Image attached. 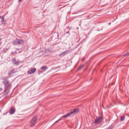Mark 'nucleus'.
<instances>
[{"instance_id":"17","label":"nucleus","mask_w":129,"mask_h":129,"mask_svg":"<svg viewBox=\"0 0 129 129\" xmlns=\"http://www.w3.org/2000/svg\"><path fill=\"white\" fill-rule=\"evenodd\" d=\"M59 121H60L59 120V119L57 120H56V121L54 123V124H55V123H57V122H59Z\"/></svg>"},{"instance_id":"18","label":"nucleus","mask_w":129,"mask_h":129,"mask_svg":"<svg viewBox=\"0 0 129 129\" xmlns=\"http://www.w3.org/2000/svg\"><path fill=\"white\" fill-rule=\"evenodd\" d=\"M66 34H69V36H70V32L69 31L66 32Z\"/></svg>"},{"instance_id":"13","label":"nucleus","mask_w":129,"mask_h":129,"mask_svg":"<svg viewBox=\"0 0 129 129\" xmlns=\"http://www.w3.org/2000/svg\"><path fill=\"white\" fill-rule=\"evenodd\" d=\"M4 22H5V16H3L2 17L1 23H4Z\"/></svg>"},{"instance_id":"11","label":"nucleus","mask_w":129,"mask_h":129,"mask_svg":"<svg viewBox=\"0 0 129 129\" xmlns=\"http://www.w3.org/2000/svg\"><path fill=\"white\" fill-rule=\"evenodd\" d=\"M3 80L4 81V82H7V81H9V80H8L7 77L3 78Z\"/></svg>"},{"instance_id":"10","label":"nucleus","mask_w":129,"mask_h":129,"mask_svg":"<svg viewBox=\"0 0 129 129\" xmlns=\"http://www.w3.org/2000/svg\"><path fill=\"white\" fill-rule=\"evenodd\" d=\"M41 70H44V71H46L47 70V67L46 66H43L41 68Z\"/></svg>"},{"instance_id":"21","label":"nucleus","mask_w":129,"mask_h":129,"mask_svg":"<svg viewBox=\"0 0 129 129\" xmlns=\"http://www.w3.org/2000/svg\"><path fill=\"white\" fill-rule=\"evenodd\" d=\"M22 1H23V0H19V2H22Z\"/></svg>"},{"instance_id":"3","label":"nucleus","mask_w":129,"mask_h":129,"mask_svg":"<svg viewBox=\"0 0 129 129\" xmlns=\"http://www.w3.org/2000/svg\"><path fill=\"white\" fill-rule=\"evenodd\" d=\"M38 117H37V116H34L32 119H31V121H30V126L31 127H33V126H35V124H36V123H37V119Z\"/></svg>"},{"instance_id":"16","label":"nucleus","mask_w":129,"mask_h":129,"mask_svg":"<svg viewBox=\"0 0 129 129\" xmlns=\"http://www.w3.org/2000/svg\"><path fill=\"white\" fill-rule=\"evenodd\" d=\"M129 52H126V53L123 54V56H128Z\"/></svg>"},{"instance_id":"20","label":"nucleus","mask_w":129,"mask_h":129,"mask_svg":"<svg viewBox=\"0 0 129 129\" xmlns=\"http://www.w3.org/2000/svg\"><path fill=\"white\" fill-rule=\"evenodd\" d=\"M3 24H4V25H7V23H4V22H3Z\"/></svg>"},{"instance_id":"9","label":"nucleus","mask_w":129,"mask_h":129,"mask_svg":"<svg viewBox=\"0 0 129 129\" xmlns=\"http://www.w3.org/2000/svg\"><path fill=\"white\" fill-rule=\"evenodd\" d=\"M10 114H14L15 113V110H14L13 107H11L10 108Z\"/></svg>"},{"instance_id":"4","label":"nucleus","mask_w":129,"mask_h":129,"mask_svg":"<svg viewBox=\"0 0 129 129\" xmlns=\"http://www.w3.org/2000/svg\"><path fill=\"white\" fill-rule=\"evenodd\" d=\"M102 119H103V118L101 116L97 117L96 119L95 120L94 123H99L101 122Z\"/></svg>"},{"instance_id":"15","label":"nucleus","mask_w":129,"mask_h":129,"mask_svg":"<svg viewBox=\"0 0 129 129\" xmlns=\"http://www.w3.org/2000/svg\"><path fill=\"white\" fill-rule=\"evenodd\" d=\"M83 67H84V65H81L78 69V70H81V69H82V68H83Z\"/></svg>"},{"instance_id":"6","label":"nucleus","mask_w":129,"mask_h":129,"mask_svg":"<svg viewBox=\"0 0 129 129\" xmlns=\"http://www.w3.org/2000/svg\"><path fill=\"white\" fill-rule=\"evenodd\" d=\"M36 72V68H31L30 70L28 71V74H33Z\"/></svg>"},{"instance_id":"8","label":"nucleus","mask_w":129,"mask_h":129,"mask_svg":"<svg viewBox=\"0 0 129 129\" xmlns=\"http://www.w3.org/2000/svg\"><path fill=\"white\" fill-rule=\"evenodd\" d=\"M68 52H69V50H66L62 52H61L60 54V56H65L66 54L68 53Z\"/></svg>"},{"instance_id":"22","label":"nucleus","mask_w":129,"mask_h":129,"mask_svg":"<svg viewBox=\"0 0 129 129\" xmlns=\"http://www.w3.org/2000/svg\"><path fill=\"white\" fill-rule=\"evenodd\" d=\"M0 19H2V16H0Z\"/></svg>"},{"instance_id":"19","label":"nucleus","mask_w":129,"mask_h":129,"mask_svg":"<svg viewBox=\"0 0 129 129\" xmlns=\"http://www.w3.org/2000/svg\"><path fill=\"white\" fill-rule=\"evenodd\" d=\"M8 75H12V73H9L8 74Z\"/></svg>"},{"instance_id":"12","label":"nucleus","mask_w":129,"mask_h":129,"mask_svg":"<svg viewBox=\"0 0 129 129\" xmlns=\"http://www.w3.org/2000/svg\"><path fill=\"white\" fill-rule=\"evenodd\" d=\"M8 50H9V49H8V48H3V52H4V53H6V52H7V51H8Z\"/></svg>"},{"instance_id":"14","label":"nucleus","mask_w":129,"mask_h":129,"mask_svg":"<svg viewBox=\"0 0 129 129\" xmlns=\"http://www.w3.org/2000/svg\"><path fill=\"white\" fill-rule=\"evenodd\" d=\"M124 118H125V117H124V116H121L120 121H123V120H124Z\"/></svg>"},{"instance_id":"7","label":"nucleus","mask_w":129,"mask_h":129,"mask_svg":"<svg viewBox=\"0 0 129 129\" xmlns=\"http://www.w3.org/2000/svg\"><path fill=\"white\" fill-rule=\"evenodd\" d=\"M12 62L14 64H15V65H19V61H17V60H16V58L15 57L13 58Z\"/></svg>"},{"instance_id":"1","label":"nucleus","mask_w":129,"mask_h":129,"mask_svg":"<svg viewBox=\"0 0 129 129\" xmlns=\"http://www.w3.org/2000/svg\"><path fill=\"white\" fill-rule=\"evenodd\" d=\"M78 111V110L77 109H74L73 111L67 113L66 115L61 116L59 119L58 120L60 121V120H62L63 118H66L67 117H68V116H70L72 114H73V113H75V112H77Z\"/></svg>"},{"instance_id":"5","label":"nucleus","mask_w":129,"mask_h":129,"mask_svg":"<svg viewBox=\"0 0 129 129\" xmlns=\"http://www.w3.org/2000/svg\"><path fill=\"white\" fill-rule=\"evenodd\" d=\"M3 84L5 86V88L8 89L11 86V83H10V81H7L6 82H3Z\"/></svg>"},{"instance_id":"2","label":"nucleus","mask_w":129,"mask_h":129,"mask_svg":"<svg viewBox=\"0 0 129 129\" xmlns=\"http://www.w3.org/2000/svg\"><path fill=\"white\" fill-rule=\"evenodd\" d=\"M25 43V41L23 39H16L13 42L14 45H23Z\"/></svg>"}]
</instances>
